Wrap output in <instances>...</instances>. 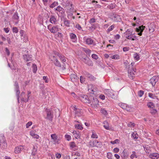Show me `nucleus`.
<instances>
[{"label": "nucleus", "instance_id": "obj_15", "mask_svg": "<svg viewBox=\"0 0 159 159\" xmlns=\"http://www.w3.org/2000/svg\"><path fill=\"white\" fill-rule=\"evenodd\" d=\"M128 72L129 74L128 76L129 78L130 79L133 80L134 79V75H135L134 73L131 69L128 70Z\"/></svg>", "mask_w": 159, "mask_h": 159}, {"label": "nucleus", "instance_id": "obj_35", "mask_svg": "<svg viewBox=\"0 0 159 159\" xmlns=\"http://www.w3.org/2000/svg\"><path fill=\"white\" fill-rule=\"evenodd\" d=\"M130 157L132 159H134V158H137V157L135 152L133 151L132 152V154L130 156Z\"/></svg>", "mask_w": 159, "mask_h": 159}, {"label": "nucleus", "instance_id": "obj_16", "mask_svg": "<svg viewBox=\"0 0 159 159\" xmlns=\"http://www.w3.org/2000/svg\"><path fill=\"white\" fill-rule=\"evenodd\" d=\"M149 157L152 159H157L159 157V154L157 153H153L149 155Z\"/></svg>", "mask_w": 159, "mask_h": 159}, {"label": "nucleus", "instance_id": "obj_46", "mask_svg": "<svg viewBox=\"0 0 159 159\" xmlns=\"http://www.w3.org/2000/svg\"><path fill=\"white\" fill-rule=\"evenodd\" d=\"M143 94L144 92L142 90H140L138 92V95L139 97H141Z\"/></svg>", "mask_w": 159, "mask_h": 159}, {"label": "nucleus", "instance_id": "obj_33", "mask_svg": "<svg viewBox=\"0 0 159 159\" xmlns=\"http://www.w3.org/2000/svg\"><path fill=\"white\" fill-rule=\"evenodd\" d=\"M55 10L61 13H63V9L60 6H58L57 7Z\"/></svg>", "mask_w": 159, "mask_h": 159}, {"label": "nucleus", "instance_id": "obj_51", "mask_svg": "<svg viewBox=\"0 0 159 159\" xmlns=\"http://www.w3.org/2000/svg\"><path fill=\"white\" fill-rule=\"evenodd\" d=\"M91 137L93 138L97 139L98 138V136L96 134H95V133L93 132L91 136Z\"/></svg>", "mask_w": 159, "mask_h": 159}, {"label": "nucleus", "instance_id": "obj_24", "mask_svg": "<svg viewBox=\"0 0 159 159\" xmlns=\"http://www.w3.org/2000/svg\"><path fill=\"white\" fill-rule=\"evenodd\" d=\"M128 156V154L127 152L124 150L122 153L121 157L122 159H127Z\"/></svg>", "mask_w": 159, "mask_h": 159}, {"label": "nucleus", "instance_id": "obj_38", "mask_svg": "<svg viewBox=\"0 0 159 159\" xmlns=\"http://www.w3.org/2000/svg\"><path fill=\"white\" fill-rule=\"evenodd\" d=\"M58 5L57 2H54L52 3L50 6V8H53Z\"/></svg>", "mask_w": 159, "mask_h": 159}, {"label": "nucleus", "instance_id": "obj_63", "mask_svg": "<svg viewBox=\"0 0 159 159\" xmlns=\"http://www.w3.org/2000/svg\"><path fill=\"white\" fill-rule=\"evenodd\" d=\"M134 124L132 122H130L129 124H128V125L129 127L133 126L134 127Z\"/></svg>", "mask_w": 159, "mask_h": 159}, {"label": "nucleus", "instance_id": "obj_11", "mask_svg": "<svg viewBox=\"0 0 159 159\" xmlns=\"http://www.w3.org/2000/svg\"><path fill=\"white\" fill-rule=\"evenodd\" d=\"M24 146H20L16 147L15 149L14 152L16 154H18L24 149Z\"/></svg>", "mask_w": 159, "mask_h": 159}, {"label": "nucleus", "instance_id": "obj_12", "mask_svg": "<svg viewBox=\"0 0 159 159\" xmlns=\"http://www.w3.org/2000/svg\"><path fill=\"white\" fill-rule=\"evenodd\" d=\"M55 55L56 56H57L59 57L60 59L62 62H65L66 61V60L65 57L63 55L57 52H56L55 53Z\"/></svg>", "mask_w": 159, "mask_h": 159}, {"label": "nucleus", "instance_id": "obj_61", "mask_svg": "<svg viewBox=\"0 0 159 159\" xmlns=\"http://www.w3.org/2000/svg\"><path fill=\"white\" fill-rule=\"evenodd\" d=\"M85 81L84 78L82 76H80V81L81 83H83Z\"/></svg>", "mask_w": 159, "mask_h": 159}, {"label": "nucleus", "instance_id": "obj_57", "mask_svg": "<svg viewBox=\"0 0 159 159\" xmlns=\"http://www.w3.org/2000/svg\"><path fill=\"white\" fill-rule=\"evenodd\" d=\"M13 18L16 20H18L19 19V16L17 14L15 13L14 14L13 16Z\"/></svg>", "mask_w": 159, "mask_h": 159}, {"label": "nucleus", "instance_id": "obj_29", "mask_svg": "<svg viewBox=\"0 0 159 159\" xmlns=\"http://www.w3.org/2000/svg\"><path fill=\"white\" fill-rule=\"evenodd\" d=\"M30 135L34 138L38 139L39 137V136L38 134H35L34 131L30 132Z\"/></svg>", "mask_w": 159, "mask_h": 159}, {"label": "nucleus", "instance_id": "obj_31", "mask_svg": "<svg viewBox=\"0 0 159 159\" xmlns=\"http://www.w3.org/2000/svg\"><path fill=\"white\" fill-rule=\"evenodd\" d=\"M103 124H104L103 125L104 128L107 129H109V125L107 121H105L103 123Z\"/></svg>", "mask_w": 159, "mask_h": 159}, {"label": "nucleus", "instance_id": "obj_14", "mask_svg": "<svg viewBox=\"0 0 159 159\" xmlns=\"http://www.w3.org/2000/svg\"><path fill=\"white\" fill-rule=\"evenodd\" d=\"M158 80V78L156 76H153L151 79L150 81L152 85H154Z\"/></svg>", "mask_w": 159, "mask_h": 159}, {"label": "nucleus", "instance_id": "obj_40", "mask_svg": "<svg viewBox=\"0 0 159 159\" xmlns=\"http://www.w3.org/2000/svg\"><path fill=\"white\" fill-rule=\"evenodd\" d=\"M157 111L156 110L153 109V108H152V109L150 110V112L152 115H154L157 112Z\"/></svg>", "mask_w": 159, "mask_h": 159}, {"label": "nucleus", "instance_id": "obj_4", "mask_svg": "<svg viewBox=\"0 0 159 159\" xmlns=\"http://www.w3.org/2000/svg\"><path fill=\"white\" fill-rule=\"evenodd\" d=\"M82 61L85 64H87L89 66H92L93 65V63L91 60L88 57H83L81 59Z\"/></svg>", "mask_w": 159, "mask_h": 159}, {"label": "nucleus", "instance_id": "obj_19", "mask_svg": "<svg viewBox=\"0 0 159 159\" xmlns=\"http://www.w3.org/2000/svg\"><path fill=\"white\" fill-rule=\"evenodd\" d=\"M50 21L52 24H55L57 22V20L54 16H50Z\"/></svg>", "mask_w": 159, "mask_h": 159}, {"label": "nucleus", "instance_id": "obj_7", "mask_svg": "<svg viewBox=\"0 0 159 159\" xmlns=\"http://www.w3.org/2000/svg\"><path fill=\"white\" fill-rule=\"evenodd\" d=\"M111 19L115 22H119L121 20V18L118 15L113 13L111 16Z\"/></svg>", "mask_w": 159, "mask_h": 159}, {"label": "nucleus", "instance_id": "obj_60", "mask_svg": "<svg viewBox=\"0 0 159 159\" xmlns=\"http://www.w3.org/2000/svg\"><path fill=\"white\" fill-rule=\"evenodd\" d=\"M13 32L17 33L18 32L17 28L16 27H14L13 28Z\"/></svg>", "mask_w": 159, "mask_h": 159}, {"label": "nucleus", "instance_id": "obj_55", "mask_svg": "<svg viewBox=\"0 0 159 159\" xmlns=\"http://www.w3.org/2000/svg\"><path fill=\"white\" fill-rule=\"evenodd\" d=\"M32 124V123L31 121L29 122L26 125V127L27 128H29L30 125Z\"/></svg>", "mask_w": 159, "mask_h": 159}, {"label": "nucleus", "instance_id": "obj_9", "mask_svg": "<svg viewBox=\"0 0 159 159\" xmlns=\"http://www.w3.org/2000/svg\"><path fill=\"white\" fill-rule=\"evenodd\" d=\"M98 103V100L96 98H93L92 101L91 106L92 107L96 108L99 105Z\"/></svg>", "mask_w": 159, "mask_h": 159}, {"label": "nucleus", "instance_id": "obj_10", "mask_svg": "<svg viewBox=\"0 0 159 159\" xmlns=\"http://www.w3.org/2000/svg\"><path fill=\"white\" fill-rule=\"evenodd\" d=\"M14 86L15 87L16 94L17 96V99H18L19 97V95L20 94V92L19 89V86L18 83L17 82H16L15 83Z\"/></svg>", "mask_w": 159, "mask_h": 159}, {"label": "nucleus", "instance_id": "obj_18", "mask_svg": "<svg viewBox=\"0 0 159 159\" xmlns=\"http://www.w3.org/2000/svg\"><path fill=\"white\" fill-rule=\"evenodd\" d=\"M23 58L25 61H28L32 60V55H24Z\"/></svg>", "mask_w": 159, "mask_h": 159}, {"label": "nucleus", "instance_id": "obj_45", "mask_svg": "<svg viewBox=\"0 0 159 159\" xmlns=\"http://www.w3.org/2000/svg\"><path fill=\"white\" fill-rule=\"evenodd\" d=\"M29 97L30 96L29 95H27V100H26L24 98H21V100L22 101L25 102H28L29 100Z\"/></svg>", "mask_w": 159, "mask_h": 159}, {"label": "nucleus", "instance_id": "obj_26", "mask_svg": "<svg viewBox=\"0 0 159 159\" xmlns=\"http://www.w3.org/2000/svg\"><path fill=\"white\" fill-rule=\"evenodd\" d=\"M75 122L80 123V122L78 121H75ZM75 126L76 128L78 129H83V127L82 126V125L79 124H75Z\"/></svg>", "mask_w": 159, "mask_h": 159}, {"label": "nucleus", "instance_id": "obj_48", "mask_svg": "<svg viewBox=\"0 0 159 159\" xmlns=\"http://www.w3.org/2000/svg\"><path fill=\"white\" fill-rule=\"evenodd\" d=\"M148 96L149 97L152 98L153 99L155 98L156 97V96H155L152 93H149Z\"/></svg>", "mask_w": 159, "mask_h": 159}, {"label": "nucleus", "instance_id": "obj_62", "mask_svg": "<svg viewBox=\"0 0 159 159\" xmlns=\"http://www.w3.org/2000/svg\"><path fill=\"white\" fill-rule=\"evenodd\" d=\"M65 137L67 139V140H69L71 139V137L68 134H66L65 135Z\"/></svg>", "mask_w": 159, "mask_h": 159}, {"label": "nucleus", "instance_id": "obj_54", "mask_svg": "<svg viewBox=\"0 0 159 159\" xmlns=\"http://www.w3.org/2000/svg\"><path fill=\"white\" fill-rule=\"evenodd\" d=\"M89 87H92V89H95V92L97 91V88L96 86L93 85H89Z\"/></svg>", "mask_w": 159, "mask_h": 159}, {"label": "nucleus", "instance_id": "obj_39", "mask_svg": "<svg viewBox=\"0 0 159 159\" xmlns=\"http://www.w3.org/2000/svg\"><path fill=\"white\" fill-rule=\"evenodd\" d=\"M33 71L34 73H36L37 70V67L36 65L33 64L32 66Z\"/></svg>", "mask_w": 159, "mask_h": 159}, {"label": "nucleus", "instance_id": "obj_58", "mask_svg": "<svg viewBox=\"0 0 159 159\" xmlns=\"http://www.w3.org/2000/svg\"><path fill=\"white\" fill-rule=\"evenodd\" d=\"M89 146L91 147H94V144L93 143V141H90L89 142Z\"/></svg>", "mask_w": 159, "mask_h": 159}, {"label": "nucleus", "instance_id": "obj_1", "mask_svg": "<svg viewBox=\"0 0 159 159\" xmlns=\"http://www.w3.org/2000/svg\"><path fill=\"white\" fill-rule=\"evenodd\" d=\"M7 146V143L4 135L2 134L0 135V148L2 149H6Z\"/></svg>", "mask_w": 159, "mask_h": 159}, {"label": "nucleus", "instance_id": "obj_37", "mask_svg": "<svg viewBox=\"0 0 159 159\" xmlns=\"http://www.w3.org/2000/svg\"><path fill=\"white\" fill-rule=\"evenodd\" d=\"M147 106L150 108H153L154 107V104L152 102H149L148 103Z\"/></svg>", "mask_w": 159, "mask_h": 159}, {"label": "nucleus", "instance_id": "obj_21", "mask_svg": "<svg viewBox=\"0 0 159 159\" xmlns=\"http://www.w3.org/2000/svg\"><path fill=\"white\" fill-rule=\"evenodd\" d=\"M71 80L73 81H76L78 78V77L74 74H72L70 75Z\"/></svg>", "mask_w": 159, "mask_h": 159}, {"label": "nucleus", "instance_id": "obj_44", "mask_svg": "<svg viewBox=\"0 0 159 159\" xmlns=\"http://www.w3.org/2000/svg\"><path fill=\"white\" fill-rule=\"evenodd\" d=\"M111 57L112 59H119V56L117 54L112 56Z\"/></svg>", "mask_w": 159, "mask_h": 159}, {"label": "nucleus", "instance_id": "obj_25", "mask_svg": "<svg viewBox=\"0 0 159 159\" xmlns=\"http://www.w3.org/2000/svg\"><path fill=\"white\" fill-rule=\"evenodd\" d=\"M85 42L88 45H91L93 43V41L91 38H88L86 39Z\"/></svg>", "mask_w": 159, "mask_h": 159}, {"label": "nucleus", "instance_id": "obj_3", "mask_svg": "<svg viewBox=\"0 0 159 159\" xmlns=\"http://www.w3.org/2000/svg\"><path fill=\"white\" fill-rule=\"evenodd\" d=\"M45 111L47 114V117L46 118L52 120L53 117V114L50 109L47 108L45 109Z\"/></svg>", "mask_w": 159, "mask_h": 159}, {"label": "nucleus", "instance_id": "obj_47", "mask_svg": "<svg viewBox=\"0 0 159 159\" xmlns=\"http://www.w3.org/2000/svg\"><path fill=\"white\" fill-rule=\"evenodd\" d=\"M119 139H116L114 141H111V144H114L119 143Z\"/></svg>", "mask_w": 159, "mask_h": 159}, {"label": "nucleus", "instance_id": "obj_64", "mask_svg": "<svg viewBox=\"0 0 159 159\" xmlns=\"http://www.w3.org/2000/svg\"><path fill=\"white\" fill-rule=\"evenodd\" d=\"M137 136L138 135L137 134H135L134 133L132 134V136L134 139H137Z\"/></svg>", "mask_w": 159, "mask_h": 159}, {"label": "nucleus", "instance_id": "obj_8", "mask_svg": "<svg viewBox=\"0 0 159 159\" xmlns=\"http://www.w3.org/2000/svg\"><path fill=\"white\" fill-rule=\"evenodd\" d=\"M145 28V26L143 25L139 26L138 28L136 29V31L137 32H138V34L139 35L141 36L142 34V33Z\"/></svg>", "mask_w": 159, "mask_h": 159}, {"label": "nucleus", "instance_id": "obj_17", "mask_svg": "<svg viewBox=\"0 0 159 159\" xmlns=\"http://www.w3.org/2000/svg\"><path fill=\"white\" fill-rule=\"evenodd\" d=\"M52 57L53 58V60H54L53 62L55 66L58 67H61V64L57 59L56 58V57L55 56H53Z\"/></svg>", "mask_w": 159, "mask_h": 159}, {"label": "nucleus", "instance_id": "obj_5", "mask_svg": "<svg viewBox=\"0 0 159 159\" xmlns=\"http://www.w3.org/2000/svg\"><path fill=\"white\" fill-rule=\"evenodd\" d=\"M51 137L53 141L55 144H58L60 143L59 140L57 135L55 134H52L51 135Z\"/></svg>", "mask_w": 159, "mask_h": 159}, {"label": "nucleus", "instance_id": "obj_36", "mask_svg": "<svg viewBox=\"0 0 159 159\" xmlns=\"http://www.w3.org/2000/svg\"><path fill=\"white\" fill-rule=\"evenodd\" d=\"M121 107L124 109H125L127 111H130L129 108L127 107V106L125 104H121Z\"/></svg>", "mask_w": 159, "mask_h": 159}, {"label": "nucleus", "instance_id": "obj_56", "mask_svg": "<svg viewBox=\"0 0 159 159\" xmlns=\"http://www.w3.org/2000/svg\"><path fill=\"white\" fill-rule=\"evenodd\" d=\"M114 28V25H112L108 29V31L109 32L113 29Z\"/></svg>", "mask_w": 159, "mask_h": 159}, {"label": "nucleus", "instance_id": "obj_41", "mask_svg": "<svg viewBox=\"0 0 159 159\" xmlns=\"http://www.w3.org/2000/svg\"><path fill=\"white\" fill-rule=\"evenodd\" d=\"M83 51L87 54H89L91 53V51L88 48H84Z\"/></svg>", "mask_w": 159, "mask_h": 159}, {"label": "nucleus", "instance_id": "obj_27", "mask_svg": "<svg viewBox=\"0 0 159 159\" xmlns=\"http://www.w3.org/2000/svg\"><path fill=\"white\" fill-rule=\"evenodd\" d=\"M37 147L34 146L32 150L31 155L33 156H35L37 153Z\"/></svg>", "mask_w": 159, "mask_h": 159}, {"label": "nucleus", "instance_id": "obj_53", "mask_svg": "<svg viewBox=\"0 0 159 159\" xmlns=\"http://www.w3.org/2000/svg\"><path fill=\"white\" fill-rule=\"evenodd\" d=\"M92 58L96 60H97L98 58V56L97 55L94 54H93L92 55Z\"/></svg>", "mask_w": 159, "mask_h": 159}, {"label": "nucleus", "instance_id": "obj_20", "mask_svg": "<svg viewBox=\"0 0 159 159\" xmlns=\"http://www.w3.org/2000/svg\"><path fill=\"white\" fill-rule=\"evenodd\" d=\"M85 75L91 81H94L96 79V78L94 77L89 73H86L85 74Z\"/></svg>", "mask_w": 159, "mask_h": 159}, {"label": "nucleus", "instance_id": "obj_22", "mask_svg": "<svg viewBox=\"0 0 159 159\" xmlns=\"http://www.w3.org/2000/svg\"><path fill=\"white\" fill-rule=\"evenodd\" d=\"M70 39L73 42H75L76 41L77 37L75 34L73 33H71L70 34Z\"/></svg>", "mask_w": 159, "mask_h": 159}, {"label": "nucleus", "instance_id": "obj_43", "mask_svg": "<svg viewBox=\"0 0 159 159\" xmlns=\"http://www.w3.org/2000/svg\"><path fill=\"white\" fill-rule=\"evenodd\" d=\"M88 91L89 92L92 93H94L95 92V89H92V87L89 88V86H88Z\"/></svg>", "mask_w": 159, "mask_h": 159}, {"label": "nucleus", "instance_id": "obj_42", "mask_svg": "<svg viewBox=\"0 0 159 159\" xmlns=\"http://www.w3.org/2000/svg\"><path fill=\"white\" fill-rule=\"evenodd\" d=\"M134 59L137 60H138L139 58V57L138 54L137 53H135L134 54Z\"/></svg>", "mask_w": 159, "mask_h": 159}, {"label": "nucleus", "instance_id": "obj_32", "mask_svg": "<svg viewBox=\"0 0 159 159\" xmlns=\"http://www.w3.org/2000/svg\"><path fill=\"white\" fill-rule=\"evenodd\" d=\"M133 34H132V30L130 29H128L126 31L125 35H132Z\"/></svg>", "mask_w": 159, "mask_h": 159}, {"label": "nucleus", "instance_id": "obj_49", "mask_svg": "<svg viewBox=\"0 0 159 159\" xmlns=\"http://www.w3.org/2000/svg\"><path fill=\"white\" fill-rule=\"evenodd\" d=\"M107 157L109 159H112V155L110 152H108L107 154Z\"/></svg>", "mask_w": 159, "mask_h": 159}, {"label": "nucleus", "instance_id": "obj_52", "mask_svg": "<svg viewBox=\"0 0 159 159\" xmlns=\"http://www.w3.org/2000/svg\"><path fill=\"white\" fill-rule=\"evenodd\" d=\"M132 35H127L126 36V38L129 39H131L132 40H134V39L132 38Z\"/></svg>", "mask_w": 159, "mask_h": 159}, {"label": "nucleus", "instance_id": "obj_6", "mask_svg": "<svg viewBox=\"0 0 159 159\" xmlns=\"http://www.w3.org/2000/svg\"><path fill=\"white\" fill-rule=\"evenodd\" d=\"M105 94L107 95L108 96L113 98L115 95L114 91L112 90L109 89H105L104 91Z\"/></svg>", "mask_w": 159, "mask_h": 159}, {"label": "nucleus", "instance_id": "obj_13", "mask_svg": "<svg viewBox=\"0 0 159 159\" xmlns=\"http://www.w3.org/2000/svg\"><path fill=\"white\" fill-rule=\"evenodd\" d=\"M81 99L84 102L88 103L91 102L89 100V98L87 95H85L82 96Z\"/></svg>", "mask_w": 159, "mask_h": 159}, {"label": "nucleus", "instance_id": "obj_28", "mask_svg": "<svg viewBox=\"0 0 159 159\" xmlns=\"http://www.w3.org/2000/svg\"><path fill=\"white\" fill-rule=\"evenodd\" d=\"M93 143L94 144V147L96 146L98 147H100L102 145L101 143L96 140L93 141Z\"/></svg>", "mask_w": 159, "mask_h": 159}, {"label": "nucleus", "instance_id": "obj_30", "mask_svg": "<svg viewBox=\"0 0 159 159\" xmlns=\"http://www.w3.org/2000/svg\"><path fill=\"white\" fill-rule=\"evenodd\" d=\"M81 111L80 109H78L75 111V114L76 116H80L82 115V112Z\"/></svg>", "mask_w": 159, "mask_h": 159}, {"label": "nucleus", "instance_id": "obj_2", "mask_svg": "<svg viewBox=\"0 0 159 159\" xmlns=\"http://www.w3.org/2000/svg\"><path fill=\"white\" fill-rule=\"evenodd\" d=\"M48 29L50 31L51 33H55L59 31L58 25L52 26V25H49L48 26Z\"/></svg>", "mask_w": 159, "mask_h": 159}, {"label": "nucleus", "instance_id": "obj_59", "mask_svg": "<svg viewBox=\"0 0 159 159\" xmlns=\"http://www.w3.org/2000/svg\"><path fill=\"white\" fill-rule=\"evenodd\" d=\"M55 156L57 158L59 159L61 157V155L60 153H56L55 154Z\"/></svg>", "mask_w": 159, "mask_h": 159}, {"label": "nucleus", "instance_id": "obj_50", "mask_svg": "<svg viewBox=\"0 0 159 159\" xmlns=\"http://www.w3.org/2000/svg\"><path fill=\"white\" fill-rule=\"evenodd\" d=\"M108 7L110 9H112L115 7V5L114 4L111 3Z\"/></svg>", "mask_w": 159, "mask_h": 159}, {"label": "nucleus", "instance_id": "obj_23", "mask_svg": "<svg viewBox=\"0 0 159 159\" xmlns=\"http://www.w3.org/2000/svg\"><path fill=\"white\" fill-rule=\"evenodd\" d=\"M70 146L71 148L74 151L77 149V147L74 142H71L70 143Z\"/></svg>", "mask_w": 159, "mask_h": 159}, {"label": "nucleus", "instance_id": "obj_34", "mask_svg": "<svg viewBox=\"0 0 159 159\" xmlns=\"http://www.w3.org/2000/svg\"><path fill=\"white\" fill-rule=\"evenodd\" d=\"M73 134L74 136V137L76 139H78L80 138V136L78 134L77 132L76 131H73Z\"/></svg>", "mask_w": 159, "mask_h": 159}]
</instances>
